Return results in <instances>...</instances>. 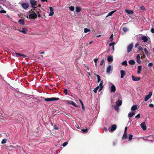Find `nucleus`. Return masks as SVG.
Segmentation results:
<instances>
[{"mask_svg":"<svg viewBox=\"0 0 154 154\" xmlns=\"http://www.w3.org/2000/svg\"><path fill=\"white\" fill-rule=\"evenodd\" d=\"M42 98H43L46 101H54L55 100H59V98L56 97H51L50 98H45L44 97H41Z\"/></svg>","mask_w":154,"mask_h":154,"instance_id":"obj_1","label":"nucleus"},{"mask_svg":"<svg viewBox=\"0 0 154 154\" xmlns=\"http://www.w3.org/2000/svg\"><path fill=\"white\" fill-rule=\"evenodd\" d=\"M30 2L32 6V8L35 9V6L37 5V2L34 0H30Z\"/></svg>","mask_w":154,"mask_h":154,"instance_id":"obj_2","label":"nucleus"},{"mask_svg":"<svg viewBox=\"0 0 154 154\" xmlns=\"http://www.w3.org/2000/svg\"><path fill=\"white\" fill-rule=\"evenodd\" d=\"M32 14H30L29 15V19H35L37 18V14L34 11H32Z\"/></svg>","mask_w":154,"mask_h":154,"instance_id":"obj_3","label":"nucleus"},{"mask_svg":"<svg viewBox=\"0 0 154 154\" xmlns=\"http://www.w3.org/2000/svg\"><path fill=\"white\" fill-rule=\"evenodd\" d=\"M21 5L22 8L25 9H26L29 6V4L27 3L23 2L21 3Z\"/></svg>","mask_w":154,"mask_h":154,"instance_id":"obj_4","label":"nucleus"},{"mask_svg":"<svg viewBox=\"0 0 154 154\" xmlns=\"http://www.w3.org/2000/svg\"><path fill=\"white\" fill-rule=\"evenodd\" d=\"M117 128L115 124L113 125L111 128H109L108 130L109 132H111L115 130Z\"/></svg>","mask_w":154,"mask_h":154,"instance_id":"obj_5","label":"nucleus"},{"mask_svg":"<svg viewBox=\"0 0 154 154\" xmlns=\"http://www.w3.org/2000/svg\"><path fill=\"white\" fill-rule=\"evenodd\" d=\"M133 45L132 43L131 44L127 47V52H131L133 48Z\"/></svg>","mask_w":154,"mask_h":154,"instance_id":"obj_6","label":"nucleus"},{"mask_svg":"<svg viewBox=\"0 0 154 154\" xmlns=\"http://www.w3.org/2000/svg\"><path fill=\"white\" fill-rule=\"evenodd\" d=\"M152 92H150L149 94L146 95L145 98V101H147L151 97L152 95Z\"/></svg>","mask_w":154,"mask_h":154,"instance_id":"obj_7","label":"nucleus"},{"mask_svg":"<svg viewBox=\"0 0 154 154\" xmlns=\"http://www.w3.org/2000/svg\"><path fill=\"white\" fill-rule=\"evenodd\" d=\"M140 126L143 130H145L146 129V126L145 122H143L141 124Z\"/></svg>","mask_w":154,"mask_h":154,"instance_id":"obj_8","label":"nucleus"},{"mask_svg":"<svg viewBox=\"0 0 154 154\" xmlns=\"http://www.w3.org/2000/svg\"><path fill=\"white\" fill-rule=\"evenodd\" d=\"M132 78L133 81H138L140 79V77H137L134 75L132 76Z\"/></svg>","mask_w":154,"mask_h":154,"instance_id":"obj_9","label":"nucleus"},{"mask_svg":"<svg viewBox=\"0 0 154 154\" xmlns=\"http://www.w3.org/2000/svg\"><path fill=\"white\" fill-rule=\"evenodd\" d=\"M50 12L49 14V16H52L54 14V10L53 8L51 7H49Z\"/></svg>","mask_w":154,"mask_h":154,"instance_id":"obj_10","label":"nucleus"},{"mask_svg":"<svg viewBox=\"0 0 154 154\" xmlns=\"http://www.w3.org/2000/svg\"><path fill=\"white\" fill-rule=\"evenodd\" d=\"M103 81H101L100 82V84H99L100 88H99V89L98 90L99 91V92H100L102 90V89H103Z\"/></svg>","mask_w":154,"mask_h":154,"instance_id":"obj_11","label":"nucleus"},{"mask_svg":"<svg viewBox=\"0 0 154 154\" xmlns=\"http://www.w3.org/2000/svg\"><path fill=\"white\" fill-rule=\"evenodd\" d=\"M12 55H13V56H14V54H15L16 56H17L19 55L20 57H26V56L24 54H20V53H16V52H15L14 53L13 52H12Z\"/></svg>","mask_w":154,"mask_h":154,"instance_id":"obj_12","label":"nucleus"},{"mask_svg":"<svg viewBox=\"0 0 154 154\" xmlns=\"http://www.w3.org/2000/svg\"><path fill=\"white\" fill-rule=\"evenodd\" d=\"M67 103L69 104H72L75 107H78L75 104V103L72 101H67Z\"/></svg>","mask_w":154,"mask_h":154,"instance_id":"obj_13","label":"nucleus"},{"mask_svg":"<svg viewBox=\"0 0 154 154\" xmlns=\"http://www.w3.org/2000/svg\"><path fill=\"white\" fill-rule=\"evenodd\" d=\"M135 114V111L131 112L128 114V117H131L133 116Z\"/></svg>","mask_w":154,"mask_h":154,"instance_id":"obj_14","label":"nucleus"},{"mask_svg":"<svg viewBox=\"0 0 154 154\" xmlns=\"http://www.w3.org/2000/svg\"><path fill=\"white\" fill-rule=\"evenodd\" d=\"M19 31L23 34H25L26 33L28 30L26 28H23L21 30H19Z\"/></svg>","mask_w":154,"mask_h":154,"instance_id":"obj_15","label":"nucleus"},{"mask_svg":"<svg viewBox=\"0 0 154 154\" xmlns=\"http://www.w3.org/2000/svg\"><path fill=\"white\" fill-rule=\"evenodd\" d=\"M120 72L121 73V78H123L125 75V72L124 70H121Z\"/></svg>","mask_w":154,"mask_h":154,"instance_id":"obj_16","label":"nucleus"},{"mask_svg":"<svg viewBox=\"0 0 154 154\" xmlns=\"http://www.w3.org/2000/svg\"><path fill=\"white\" fill-rule=\"evenodd\" d=\"M122 101L121 100H118L116 102V105L118 106H119L122 105Z\"/></svg>","mask_w":154,"mask_h":154,"instance_id":"obj_17","label":"nucleus"},{"mask_svg":"<svg viewBox=\"0 0 154 154\" xmlns=\"http://www.w3.org/2000/svg\"><path fill=\"white\" fill-rule=\"evenodd\" d=\"M110 90L111 92H115L116 88L114 85H112Z\"/></svg>","mask_w":154,"mask_h":154,"instance_id":"obj_18","label":"nucleus"},{"mask_svg":"<svg viewBox=\"0 0 154 154\" xmlns=\"http://www.w3.org/2000/svg\"><path fill=\"white\" fill-rule=\"evenodd\" d=\"M142 67V66L141 65L139 66H137L138 70L137 71V73L138 74H139L140 73V72L141 71Z\"/></svg>","mask_w":154,"mask_h":154,"instance_id":"obj_19","label":"nucleus"},{"mask_svg":"<svg viewBox=\"0 0 154 154\" xmlns=\"http://www.w3.org/2000/svg\"><path fill=\"white\" fill-rule=\"evenodd\" d=\"M142 39L143 41L144 42H146L148 40L147 37L145 36L142 37Z\"/></svg>","mask_w":154,"mask_h":154,"instance_id":"obj_20","label":"nucleus"},{"mask_svg":"<svg viewBox=\"0 0 154 154\" xmlns=\"http://www.w3.org/2000/svg\"><path fill=\"white\" fill-rule=\"evenodd\" d=\"M128 137L127 133H124V134L122 137V140H125Z\"/></svg>","mask_w":154,"mask_h":154,"instance_id":"obj_21","label":"nucleus"},{"mask_svg":"<svg viewBox=\"0 0 154 154\" xmlns=\"http://www.w3.org/2000/svg\"><path fill=\"white\" fill-rule=\"evenodd\" d=\"M18 23L19 24H21L22 25H24V21L23 19H20L18 21Z\"/></svg>","mask_w":154,"mask_h":154,"instance_id":"obj_22","label":"nucleus"},{"mask_svg":"<svg viewBox=\"0 0 154 154\" xmlns=\"http://www.w3.org/2000/svg\"><path fill=\"white\" fill-rule=\"evenodd\" d=\"M125 11L127 13L129 14H132L134 13L133 11L132 10L126 9Z\"/></svg>","mask_w":154,"mask_h":154,"instance_id":"obj_23","label":"nucleus"},{"mask_svg":"<svg viewBox=\"0 0 154 154\" xmlns=\"http://www.w3.org/2000/svg\"><path fill=\"white\" fill-rule=\"evenodd\" d=\"M128 63L129 64L133 65L135 64V62L134 60H131L129 61Z\"/></svg>","mask_w":154,"mask_h":154,"instance_id":"obj_24","label":"nucleus"},{"mask_svg":"<svg viewBox=\"0 0 154 154\" xmlns=\"http://www.w3.org/2000/svg\"><path fill=\"white\" fill-rule=\"evenodd\" d=\"M32 9L33 10H34L38 14L41 11L40 9L38 8L37 7H35V9H34V8Z\"/></svg>","mask_w":154,"mask_h":154,"instance_id":"obj_25","label":"nucleus"},{"mask_svg":"<svg viewBox=\"0 0 154 154\" xmlns=\"http://www.w3.org/2000/svg\"><path fill=\"white\" fill-rule=\"evenodd\" d=\"M137 108V106L136 105H133L131 108V110L134 112V111L136 110Z\"/></svg>","mask_w":154,"mask_h":154,"instance_id":"obj_26","label":"nucleus"},{"mask_svg":"<svg viewBox=\"0 0 154 154\" xmlns=\"http://www.w3.org/2000/svg\"><path fill=\"white\" fill-rule=\"evenodd\" d=\"M107 60L108 62L112 61H113V58L112 56H109L107 58Z\"/></svg>","mask_w":154,"mask_h":154,"instance_id":"obj_27","label":"nucleus"},{"mask_svg":"<svg viewBox=\"0 0 154 154\" xmlns=\"http://www.w3.org/2000/svg\"><path fill=\"white\" fill-rule=\"evenodd\" d=\"M81 131L84 134H86L87 133L88 131V130L87 128H86V129H82L81 130Z\"/></svg>","mask_w":154,"mask_h":154,"instance_id":"obj_28","label":"nucleus"},{"mask_svg":"<svg viewBox=\"0 0 154 154\" xmlns=\"http://www.w3.org/2000/svg\"><path fill=\"white\" fill-rule=\"evenodd\" d=\"M111 69V66L110 65H109L106 69V72H110Z\"/></svg>","mask_w":154,"mask_h":154,"instance_id":"obj_29","label":"nucleus"},{"mask_svg":"<svg viewBox=\"0 0 154 154\" xmlns=\"http://www.w3.org/2000/svg\"><path fill=\"white\" fill-rule=\"evenodd\" d=\"M144 51H145L146 54L147 55V57H148L149 55V51H148L147 50V49L146 48H145L144 49Z\"/></svg>","mask_w":154,"mask_h":154,"instance_id":"obj_30","label":"nucleus"},{"mask_svg":"<svg viewBox=\"0 0 154 154\" xmlns=\"http://www.w3.org/2000/svg\"><path fill=\"white\" fill-rule=\"evenodd\" d=\"M133 135L131 134H129L128 140L129 141H131L133 137Z\"/></svg>","mask_w":154,"mask_h":154,"instance_id":"obj_31","label":"nucleus"},{"mask_svg":"<svg viewBox=\"0 0 154 154\" xmlns=\"http://www.w3.org/2000/svg\"><path fill=\"white\" fill-rule=\"evenodd\" d=\"M99 88H100L99 86H97L94 89L93 91L95 93H97V90L98 89H99Z\"/></svg>","mask_w":154,"mask_h":154,"instance_id":"obj_32","label":"nucleus"},{"mask_svg":"<svg viewBox=\"0 0 154 154\" xmlns=\"http://www.w3.org/2000/svg\"><path fill=\"white\" fill-rule=\"evenodd\" d=\"M81 10V8L80 7H76V11L77 12H79Z\"/></svg>","mask_w":154,"mask_h":154,"instance_id":"obj_33","label":"nucleus"},{"mask_svg":"<svg viewBox=\"0 0 154 154\" xmlns=\"http://www.w3.org/2000/svg\"><path fill=\"white\" fill-rule=\"evenodd\" d=\"M116 11L114 10L109 13L107 15L108 16H110L112 15L114 12H115Z\"/></svg>","mask_w":154,"mask_h":154,"instance_id":"obj_34","label":"nucleus"},{"mask_svg":"<svg viewBox=\"0 0 154 154\" xmlns=\"http://www.w3.org/2000/svg\"><path fill=\"white\" fill-rule=\"evenodd\" d=\"M115 44V42H113L112 43H110L109 44V46L110 47H111V46H112L113 50H114V45Z\"/></svg>","mask_w":154,"mask_h":154,"instance_id":"obj_35","label":"nucleus"},{"mask_svg":"<svg viewBox=\"0 0 154 154\" xmlns=\"http://www.w3.org/2000/svg\"><path fill=\"white\" fill-rule=\"evenodd\" d=\"M97 78V82H99L101 80L100 77L98 75H96Z\"/></svg>","mask_w":154,"mask_h":154,"instance_id":"obj_36","label":"nucleus"},{"mask_svg":"<svg viewBox=\"0 0 154 154\" xmlns=\"http://www.w3.org/2000/svg\"><path fill=\"white\" fill-rule=\"evenodd\" d=\"M122 64L123 65H125V66H127L128 64L127 63V61L126 60L124 61L122 63Z\"/></svg>","mask_w":154,"mask_h":154,"instance_id":"obj_37","label":"nucleus"},{"mask_svg":"<svg viewBox=\"0 0 154 154\" xmlns=\"http://www.w3.org/2000/svg\"><path fill=\"white\" fill-rule=\"evenodd\" d=\"M63 92L66 95H68V90L67 89L65 88L63 90Z\"/></svg>","mask_w":154,"mask_h":154,"instance_id":"obj_38","label":"nucleus"},{"mask_svg":"<svg viewBox=\"0 0 154 154\" xmlns=\"http://www.w3.org/2000/svg\"><path fill=\"white\" fill-rule=\"evenodd\" d=\"M122 29H123V31L124 32H126L128 30L127 28L126 27H124Z\"/></svg>","mask_w":154,"mask_h":154,"instance_id":"obj_39","label":"nucleus"},{"mask_svg":"<svg viewBox=\"0 0 154 154\" xmlns=\"http://www.w3.org/2000/svg\"><path fill=\"white\" fill-rule=\"evenodd\" d=\"M90 31V30L87 28H85L84 29V32L85 33H87Z\"/></svg>","mask_w":154,"mask_h":154,"instance_id":"obj_40","label":"nucleus"},{"mask_svg":"<svg viewBox=\"0 0 154 154\" xmlns=\"http://www.w3.org/2000/svg\"><path fill=\"white\" fill-rule=\"evenodd\" d=\"M6 140H7L6 139H4L2 140L1 143L2 144L5 143H6Z\"/></svg>","mask_w":154,"mask_h":154,"instance_id":"obj_41","label":"nucleus"},{"mask_svg":"<svg viewBox=\"0 0 154 154\" xmlns=\"http://www.w3.org/2000/svg\"><path fill=\"white\" fill-rule=\"evenodd\" d=\"M69 9L71 11H73L74 10V6H70L69 7Z\"/></svg>","mask_w":154,"mask_h":154,"instance_id":"obj_42","label":"nucleus"},{"mask_svg":"<svg viewBox=\"0 0 154 154\" xmlns=\"http://www.w3.org/2000/svg\"><path fill=\"white\" fill-rule=\"evenodd\" d=\"M145 58V56L144 54H142V56L141 57V58L142 59Z\"/></svg>","mask_w":154,"mask_h":154,"instance_id":"obj_43","label":"nucleus"},{"mask_svg":"<svg viewBox=\"0 0 154 154\" xmlns=\"http://www.w3.org/2000/svg\"><path fill=\"white\" fill-rule=\"evenodd\" d=\"M105 61L104 59H103L102 60L100 63V65L102 66L103 64V63H104Z\"/></svg>","mask_w":154,"mask_h":154,"instance_id":"obj_44","label":"nucleus"},{"mask_svg":"<svg viewBox=\"0 0 154 154\" xmlns=\"http://www.w3.org/2000/svg\"><path fill=\"white\" fill-rule=\"evenodd\" d=\"M140 9L141 10H145V7L144 6H142L141 7H140Z\"/></svg>","mask_w":154,"mask_h":154,"instance_id":"obj_45","label":"nucleus"},{"mask_svg":"<svg viewBox=\"0 0 154 154\" xmlns=\"http://www.w3.org/2000/svg\"><path fill=\"white\" fill-rule=\"evenodd\" d=\"M137 62L139 64H140L141 62V61L140 60V59H137Z\"/></svg>","mask_w":154,"mask_h":154,"instance_id":"obj_46","label":"nucleus"},{"mask_svg":"<svg viewBox=\"0 0 154 154\" xmlns=\"http://www.w3.org/2000/svg\"><path fill=\"white\" fill-rule=\"evenodd\" d=\"M0 13H6V11L4 10H1L0 11Z\"/></svg>","mask_w":154,"mask_h":154,"instance_id":"obj_47","label":"nucleus"},{"mask_svg":"<svg viewBox=\"0 0 154 154\" xmlns=\"http://www.w3.org/2000/svg\"><path fill=\"white\" fill-rule=\"evenodd\" d=\"M140 114H138L136 116H135V118H140Z\"/></svg>","mask_w":154,"mask_h":154,"instance_id":"obj_48","label":"nucleus"},{"mask_svg":"<svg viewBox=\"0 0 154 154\" xmlns=\"http://www.w3.org/2000/svg\"><path fill=\"white\" fill-rule=\"evenodd\" d=\"M67 144L68 143L67 142H65L63 143V147H65L66 146V145H67Z\"/></svg>","mask_w":154,"mask_h":154,"instance_id":"obj_49","label":"nucleus"},{"mask_svg":"<svg viewBox=\"0 0 154 154\" xmlns=\"http://www.w3.org/2000/svg\"><path fill=\"white\" fill-rule=\"evenodd\" d=\"M118 106H115V107L114 108L116 110H119V107H118Z\"/></svg>","mask_w":154,"mask_h":154,"instance_id":"obj_50","label":"nucleus"},{"mask_svg":"<svg viewBox=\"0 0 154 154\" xmlns=\"http://www.w3.org/2000/svg\"><path fill=\"white\" fill-rule=\"evenodd\" d=\"M113 36V35L112 34L111 35L110 37V38L111 39V40H110V41L111 42L112 41V40H113V37H112Z\"/></svg>","mask_w":154,"mask_h":154,"instance_id":"obj_51","label":"nucleus"},{"mask_svg":"<svg viewBox=\"0 0 154 154\" xmlns=\"http://www.w3.org/2000/svg\"><path fill=\"white\" fill-rule=\"evenodd\" d=\"M149 106L150 107H152V108H153L154 107V105L153 104H152V103H151V104H150L149 105Z\"/></svg>","mask_w":154,"mask_h":154,"instance_id":"obj_52","label":"nucleus"},{"mask_svg":"<svg viewBox=\"0 0 154 154\" xmlns=\"http://www.w3.org/2000/svg\"><path fill=\"white\" fill-rule=\"evenodd\" d=\"M153 65V64L152 63H150L148 64V66L149 67L152 66Z\"/></svg>","mask_w":154,"mask_h":154,"instance_id":"obj_53","label":"nucleus"},{"mask_svg":"<svg viewBox=\"0 0 154 154\" xmlns=\"http://www.w3.org/2000/svg\"><path fill=\"white\" fill-rule=\"evenodd\" d=\"M54 129L55 130H58L59 129V128L57 125H55Z\"/></svg>","mask_w":154,"mask_h":154,"instance_id":"obj_54","label":"nucleus"},{"mask_svg":"<svg viewBox=\"0 0 154 154\" xmlns=\"http://www.w3.org/2000/svg\"><path fill=\"white\" fill-rule=\"evenodd\" d=\"M140 58V57L139 54H138L136 57V59H139Z\"/></svg>","mask_w":154,"mask_h":154,"instance_id":"obj_55","label":"nucleus"},{"mask_svg":"<svg viewBox=\"0 0 154 154\" xmlns=\"http://www.w3.org/2000/svg\"><path fill=\"white\" fill-rule=\"evenodd\" d=\"M79 102H80V103L82 105V106L83 105V103L82 101V100H81V99H79Z\"/></svg>","mask_w":154,"mask_h":154,"instance_id":"obj_56","label":"nucleus"},{"mask_svg":"<svg viewBox=\"0 0 154 154\" xmlns=\"http://www.w3.org/2000/svg\"><path fill=\"white\" fill-rule=\"evenodd\" d=\"M151 32L152 33H154V28H152L151 30Z\"/></svg>","mask_w":154,"mask_h":154,"instance_id":"obj_57","label":"nucleus"},{"mask_svg":"<svg viewBox=\"0 0 154 154\" xmlns=\"http://www.w3.org/2000/svg\"><path fill=\"white\" fill-rule=\"evenodd\" d=\"M98 60V59L97 58L95 59L94 60V61L95 63H97V61Z\"/></svg>","mask_w":154,"mask_h":154,"instance_id":"obj_58","label":"nucleus"},{"mask_svg":"<svg viewBox=\"0 0 154 154\" xmlns=\"http://www.w3.org/2000/svg\"><path fill=\"white\" fill-rule=\"evenodd\" d=\"M138 49L140 51H142L143 50V48L142 47H139L138 48Z\"/></svg>","mask_w":154,"mask_h":154,"instance_id":"obj_59","label":"nucleus"},{"mask_svg":"<svg viewBox=\"0 0 154 154\" xmlns=\"http://www.w3.org/2000/svg\"><path fill=\"white\" fill-rule=\"evenodd\" d=\"M127 127H126L125 128L124 133H127Z\"/></svg>","mask_w":154,"mask_h":154,"instance_id":"obj_60","label":"nucleus"},{"mask_svg":"<svg viewBox=\"0 0 154 154\" xmlns=\"http://www.w3.org/2000/svg\"><path fill=\"white\" fill-rule=\"evenodd\" d=\"M103 129L104 131H107V128L105 127H104L103 128Z\"/></svg>","mask_w":154,"mask_h":154,"instance_id":"obj_61","label":"nucleus"},{"mask_svg":"<svg viewBox=\"0 0 154 154\" xmlns=\"http://www.w3.org/2000/svg\"><path fill=\"white\" fill-rule=\"evenodd\" d=\"M36 6L37 7H41V5L40 4H38V5H36Z\"/></svg>","mask_w":154,"mask_h":154,"instance_id":"obj_62","label":"nucleus"},{"mask_svg":"<svg viewBox=\"0 0 154 154\" xmlns=\"http://www.w3.org/2000/svg\"><path fill=\"white\" fill-rule=\"evenodd\" d=\"M82 108L83 110H84L85 109V108L84 106V105H82Z\"/></svg>","mask_w":154,"mask_h":154,"instance_id":"obj_63","label":"nucleus"},{"mask_svg":"<svg viewBox=\"0 0 154 154\" xmlns=\"http://www.w3.org/2000/svg\"><path fill=\"white\" fill-rule=\"evenodd\" d=\"M139 45V44H136L135 45V46L136 47H137V46H138Z\"/></svg>","mask_w":154,"mask_h":154,"instance_id":"obj_64","label":"nucleus"}]
</instances>
